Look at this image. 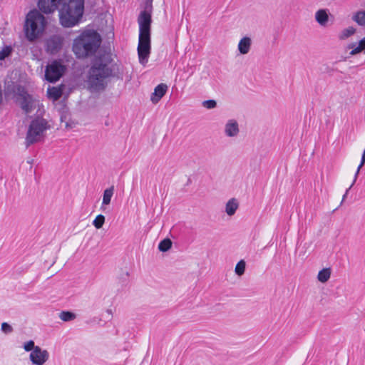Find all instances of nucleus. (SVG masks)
<instances>
[{
    "instance_id": "f257e3e1",
    "label": "nucleus",
    "mask_w": 365,
    "mask_h": 365,
    "mask_svg": "<svg viewBox=\"0 0 365 365\" xmlns=\"http://www.w3.org/2000/svg\"><path fill=\"white\" fill-rule=\"evenodd\" d=\"M59 4V19L63 27L76 25L82 17L84 0H38V6L45 14L53 12Z\"/></svg>"
},
{
    "instance_id": "f03ea898",
    "label": "nucleus",
    "mask_w": 365,
    "mask_h": 365,
    "mask_svg": "<svg viewBox=\"0 0 365 365\" xmlns=\"http://www.w3.org/2000/svg\"><path fill=\"white\" fill-rule=\"evenodd\" d=\"M117 73V64L114 62L112 54H101L91 63L88 71V85L93 91H103L107 86L108 80L115 77Z\"/></svg>"
},
{
    "instance_id": "7ed1b4c3",
    "label": "nucleus",
    "mask_w": 365,
    "mask_h": 365,
    "mask_svg": "<svg viewBox=\"0 0 365 365\" xmlns=\"http://www.w3.org/2000/svg\"><path fill=\"white\" fill-rule=\"evenodd\" d=\"M101 43L100 34L93 30L83 32L74 38L72 51L77 58L84 59L93 56Z\"/></svg>"
},
{
    "instance_id": "20e7f679",
    "label": "nucleus",
    "mask_w": 365,
    "mask_h": 365,
    "mask_svg": "<svg viewBox=\"0 0 365 365\" xmlns=\"http://www.w3.org/2000/svg\"><path fill=\"white\" fill-rule=\"evenodd\" d=\"M45 26V18L38 11L34 9L29 11L25 23V34L28 40L32 41L37 38L43 31Z\"/></svg>"
},
{
    "instance_id": "39448f33",
    "label": "nucleus",
    "mask_w": 365,
    "mask_h": 365,
    "mask_svg": "<svg viewBox=\"0 0 365 365\" xmlns=\"http://www.w3.org/2000/svg\"><path fill=\"white\" fill-rule=\"evenodd\" d=\"M50 128L47 121L43 118H38L32 120L29 126L26 133L25 144L29 148L43 138L44 132Z\"/></svg>"
},
{
    "instance_id": "423d86ee",
    "label": "nucleus",
    "mask_w": 365,
    "mask_h": 365,
    "mask_svg": "<svg viewBox=\"0 0 365 365\" xmlns=\"http://www.w3.org/2000/svg\"><path fill=\"white\" fill-rule=\"evenodd\" d=\"M153 0H144L142 5L143 10L138 17L139 25V35H150V26L152 23V13Z\"/></svg>"
},
{
    "instance_id": "0eeeda50",
    "label": "nucleus",
    "mask_w": 365,
    "mask_h": 365,
    "mask_svg": "<svg viewBox=\"0 0 365 365\" xmlns=\"http://www.w3.org/2000/svg\"><path fill=\"white\" fill-rule=\"evenodd\" d=\"M150 53V35H139L138 54L139 62L145 65Z\"/></svg>"
},
{
    "instance_id": "6e6552de",
    "label": "nucleus",
    "mask_w": 365,
    "mask_h": 365,
    "mask_svg": "<svg viewBox=\"0 0 365 365\" xmlns=\"http://www.w3.org/2000/svg\"><path fill=\"white\" fill-rule=\"evenodd\" d=\"M65 66L58 61H53L48 64L45 71V78L51 83L57 81L63 75Z\"/></svg>"
},
{
    "instance_id": "1a4fd4ad",
    "label": "nucleus",
    "mask_w": 365,
    "mask_h": 365,
    "mask_svg": "<svg viewBox=\"0 0 365 365\" xmlns=\"http://www.w3.org/2000/svg\"><path fill=\"white\" fill-rule=\"evenodd\" d=\"M29 359L34 365H43L49 359V353L40 346H36L35 349L31 352Z\"/></svg>"
},
{
    "instance_id": "9d476101",
    "label": "nucleus",
    "mask_w": 365,
    "mask_h": 365,
    "mask_svg": "<svg viewBox=\"0 0 365 365\" xmlns=\"http://www.w3.org/2000/svg\"><path fill=\"white\" fill-rule=\"evenodd\" d=\"M17 94L19 96V103L21 108L26 113H29L32 110V98L31 96L28 94L25 88L23 86L17 87Z\"/></svg>"
},
{
    "instance_id": "9b49d317",
    "label": "nucleus",
    "mask_w": 365,
    "mask_h": 365,
    "mask_svg": "<svg viewBox=\"0 0 365 365\" xmlns=\"http://www.w3.org/2000/svg\"><path fill=\"white\" fill-rule=\"evenodd\" d=\"M63 38L54 35L46 41V50L51 53H56L61 50L63 46Z\"/></svg>"
},
{
    "instance_id": "f8f14e48",
    "label": "nucleus",
    "mask_w": 365,
    "mask_h": 365,
    "mask_svg": "<svg viewBox=\"0 0 365 365\" xmlns=\"http://www.w3.org/2000/svg\"><path fill=\"white\" fill-rule=\"evenodd\" d=\"M167 90L168 86L166 84L160 83L155 88L154 92L151 94L150 101L155 104L158 103L166 93Z\"/></svg>"
},
{
    "instance_id": "ddd939ff",
    "label": "nucleus",
    "mask_w": 365,
    "mask_h": 365,
    "mask_svg": "<svg viewBox=\"0 0 365 365\" xmlns=\"http://www.w3.org/2000/svg\"><path fill=\"white\" fill-rule=\"evenodd\" d=\"M252 39L250 37L244 36L242 37L237 45V48L240 54H247L251 48Z\"/></svg>"
},
{
    "instance_id": "4468645a",
    "label": "nucleus",
    "mask_w": 365,
    "mask_h": 365,
    "mask_svg": "<svg viewBox=\"0 0 365 365\" xmlns=\"http://www.w3.org/2000/svg\"><path fill=\"white\" fill-rule=\"evenodd\" d=\"M225 135L228 137L237 136L239 133L238 123L235 120H230L225 127Z\"/></svg>"
},
{
    "instance_id": "2eb2a0df",
    "label": "nucleus",
    "mask_w": 365,
    "mask_h": 365,
    "mask_svg": "<svg viewBox=\"0 0 365 365\" xmlns=\"http://www.w3.org/2000/svg\"><path fill=\"white\" fill-rule=\"evenodd\" d=\"M315 20L321 26H326L329 21V14L327 9H319L315 13Z\"/></svg>"
},
{
    "instance_id": "dca6fc26",
    "label": "nucleus",
    "mask_w": 365,
    "mask_h": 365,
    "mask_svg": "<svg viewBox=\"0 0 365 365\" xmlns=\"http://www.w3.org/2000/svg\"><path fill=\"white\" fill-rule=\"evenodd\" d=\"M347 48H352L349 53L351 56H355L361 52L365 53V36L359 41L356 46L355 43H352L349 44Z\"/></svg>"
},
{
    "instance_id": "f3484780",
    "label": "nucleus",
    "mask_w": 365,
    "mask_h": 365,
    "mask_svg": "<svg viewBox=\"0 0 365 365\" xmlns=\"http://www.w3.org/2000/svg\"><path fill=\"white\" fill-rule=\"evenodd\" d=\"M60 119L62 123H65V126L67 128H73L76 125V123L71 120L70 115L67 110H63L62 111Z\"/></svg>"
},
{
    "instance_id": "a211bd4d",
    "label": "nucleus",
    "mask_w": 365,
    "mask_h": 365,
    "mask_svg": "<svg viewBox=\"0 0 365 365\" xmlns=\"http://www.w3.org/2000/svg\"><path fill=\"white\" fill-rule=\"evenodd\" d=\"M351 19L359 26H365V11H356L351 17Z\"/></svg>"
},
{
    "instance_id": "6ab92c4d",
    "label": "nucleus",
    "mask_w": 365,
    "mask_h": 365,
    "mask_svg": "<svg viewBox=\"0 0 365 365\" xmlns=\"http://www.w3.org/2000/svg\"><path fill=\"white\" fill-rule=\"evenodd\" d=\"M356 31V29L353 26H349L346 29H344L338 36L339 40L344 41L349 38L351 36L354 35Z\"/></svg>"
},
{
    "instance_id": "aec40b11",
    "label": "nucleus",
    "mask_w": 365,
    "mask_h": 365,
    "mask_svg": "<svg viewBox=\"0 0 365 365\" xmlns=\"http://www.w3.org/2000/svg\"><path fill=\"white\" fill-rule=\"evenodd\" d=\"M331 275V269L330 268H324L320 270L317 275V279L319 282L324 283L327 282L330 278Z\"/></svg>"
},
{
    "instance_id": "412c9836",
    "label": "nucleus",
    "mask_w": 365,
    "mask_h": 365,
    "mask_svg": "<svg viewBox=\"0 0 365 365\" xmlns=\"http://www.w3.org/2000/svg\"><path fill=\"white\" fill-rule=\"evenodd\" d=\"M114 192V187L112 186L105 190L103 196V205H107L110 202L111 197Z\"/></svg>"
},
{
    "instance_id": "4be33fe9",
    "label": "nucleus",
    "mask_w": 365,
    "mask_h": 365,
    "mask_svg": "<svg viewBox=\"0 0 365 365\" xmlns=\"http://www.w3.org/2000/svg\"><path fill=\"white\" fill-rule=\"evenodd\" d=\"M47 93L48 96L55 101L61 98L62 95V91L60 88L56 87L48 88Z\"/></svg>"
},
{
    "instance_id": "5701e85b",
    "label": "nucleus",
    "mask_w": 365,
    "mask_h": 365,
    "mask_svg": "<svg viewBox=\"0 0 365 365\" xmlns=\"http://www.w3.org/2000/svg\"><path fill=\"white\" fill-rule=\"evenodd\" d=\"M171 246L172 241L170 239L166 238L160 242L158 249L160 251L165 252L169 250Z\"/></svg>"
},
{
    "instance_id": "b1692460",
    "label": "nucleus",
    "mask_w": 365,
    "mask_h": 365,
    "mask_svg": "<svg viewBox=\"0 0 365 365\" xmlns=\"http://www.w3.org/2000/svg\"><path fill=\"white\" fill-rule=\"evenodd\" d=\"M59 318L63 322H69L76 318V314L68 311H62L59 314Z\"/></svg>"
},
{
    "instance_id": "393cba45",
    "label": "nucleus",
    "mask_w": 365,
    "mask_h": 365,
    "mask_svg": "<svg viewBox=\"0 0 365 365\" xmlns=\"http://www.w3.org/2000/svg\"><path fill=\"white\" fill-rule=\"evenodd\" d=\"M245 266L246 264L244 260H240L238 262L235 266V273L239 276L242 275L245 271Z\"/></svg>"
},
{
    "instance_id": "a878e982",
    "label": "nucleus",
    "mask_w": 365,
    "mask_h": 365,
    "mask_svg": "<svg viewBox=\"0 0 365 365\" xmlns=\"http://www.w3.org/2000/svg\"><path fill=\"white\" fill-rule=\"evenodd\" d=\"M105 222V217L103 215H98L93 222V225L97 228L102 227Z\"/></svg>"
},
{
    "instance_id": "bb28decb",
    "label": "nucleus",
    "mask_w": 365,
    "mask_h": 365,
    "mask_svg": "<svg viewBox=\"0 0 365 365\" xmlns=\"http://www.w3.org/2000/svg\"><path fill=\"white\" fill-rule=\"evenodd\" d=\"M202 105L207 109H213L217 106V102L215 100H206L202 101Z\"/></svg>"
},
{
    "instance_id": "cd10ccee",
    "label": "nucleus",
    "mask_w": 365,
    "mask_h": 365,
    "mask_svg": "<svg viewBox=\"0 0 365 365\" xmlns=\"http://www.w3.org/2000/svg\"><path fill=\"white\" fill-rule=\"evenodd\" d=\"M11 52V48L10 46H5L0 51V60H4L8 57Z\"/></svg>"
},
{
    "instance_id": "c85d7f7f",
    "label": "nucleus",
    "mask_w": 365,
    "mask_h": 365,
    "mask_svg": "<svg viewBox=\"0 0 365 365\" xmlns=\"http://www.w3.org/2000/svg\"><path fill=\"white\" fill-rule=\"evenodd\" d=\"M36 346L33 340H29L24 344V349L26 351H32L35 349Z\"/></svg>"
},
{
    "instance_id": "c756f323",
    "label": "nucleus",
    "mask_w": 365,
    "mask_h": 365,
    "mask_svg": "<svg viewBox=\"0 0 365 365\" xmlns=\"http://www.w3.org/2000/svg\"><path fill=\"white\" fill-rule=\"evenodd\" d=\"M1 331L5 334H10L13 331L12 327L6 322L1 324Z\"/></svg>"
},
{
    "instance_id": "7c9ffc66",
    "label": "nucleus",
    "mask_w": 365,
    "mask_h": 365,
    "mask_svg": "<svg viewBox=\"0 0 365 365\" xmlns=\"http://www.w3.org/2000/svg\"><path fill=\"white\" fill-rule=\"evenodd\" d=\"M225 212L229 216L233 215L238 207H225Z\"/></svg>"
},
{
    "instance_id": "2f4dec72",
    "label": "nucleus",
    "mask_w": 365,
    "mask_h": 365,
    "mask_svg": "<svg viewBox=\"0 0 365 365\" xmlns=\"http://www.w3.org/2000/svg\"><path fill=\"white\" fill-rule=\"evenodd\" d=\"M239 205V201L237 200V199L233 197V198L230 199L225 205Z\"/></svg>"
},
{
    "instance_id": "473e14b6",
    "label": "nucleus",
    "mask_w": 365,
    "mask_h": 365,
    "mask_svg": "<svg viewBox=\"0 0 365 365\" xmlns=\"http://www.w3.org/2000/svg\"><path fill=\"white\" fill-rule=\"evenodd\" d=\"M125 275H126L127 277L129 275V274H128V272L125 273Z\"/></svg>"
}]
</instances>
